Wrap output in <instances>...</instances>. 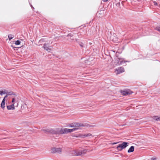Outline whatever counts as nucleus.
Segmentation results:
<instances>
[{
    "label": "nucleus",
    "instance_id": "nucleus-1",
    "mask_svg": "<svg viewBox=\"0 0 160 160\" xmlns=\"http://www.w3.org/2000/svg\"><path fill=\"white\" fill-rule=\"evenodd\" d=\"M87 151L86 149L74 150L72 154L75 156H81L84 154Z\"/></svg>",
    "mask_w": 160,
    "mask_h": 160
},
{
    "label": "nucleus",
    "instance_id": "nucleus-2",
    "mask_svg": "<svg viewBox=\"0 0 160 160\" xmlns=\"http://www.w3.org/2000/svg\"><path fill=\"white\" fill-rule=\"evenodd\" d=\"M128 143L126 142H123L119 144L117 147V149L121 151L122 149L125 148L128 146Z\"/></svg>",
    "mask_w": 160,
    "mask_h": 160
},
{
    "label": "nucleus",
    "instance_id": "nucleus-3",
    "mask_svg": "<svg viewBox=\"0 0 160 160\" xmlns=\"http://www.w3.org/2000/svg\"><path fill=\"white\" fill-rule=\"evenodd\" d=\"M116 61V62H115L116 63V64L118 65H122L125 62H129L128 61H125L124 58H117Z\"/></svg>",
    "mask_w": 160,
    "mask_h": 160
},
{
    "label": "nucleus",
    "instance_id": "nucleus-4",
    "mask_svg": "<svg viewBox=\"0 0 160 160\" xmlns=\"http://www.w3.org/2000/svg\"><path fill=\"white\" fill-rule=\"evenodd\" d=\"M82 126H84L82 124L77 122L72 123L70 124L69 126L70 127H75L77 128H78Z\"/></svg>",
    "mask_w": 160,
    "mask_h": 160
},
{
    "label": "nucleus",
    "instance_id": "nucleus-5",
    "mask_svg": "<svg viewBox=\"0 0 160 160\" xmlns=\"http://www.w3.org/2000/svg\"><path fill=\"white\" fill-rule=\"evenodd\" d=\"M61 149L60 148H53L51 149L52 153H60L61 152Z\"/></svg>",
    "mask_w": 160,
    "mask_h": 160
},
{
    "label": "nucleus",
    "instance_id": "nucleus-6",
    "mask_svg": "<svg viewBox=\"0 0 160 160\" xmlns=\"http://www.w3.org/2000/svg\"><path fill=\"white\" fill-rule=\"evenodd\" d=\"M124 72V69L122 67H118V68L116 69L115 72L117 74H119L120 73L123 72Z\"/></svg>",
    "mask_w": 160,
    "mask_h": 160
},
{
    "label": "nucleus",
    "instance_id": "nucleus-7",
    "mask_svg": "<svg viewBox=\"0 0 160 160\" xmlns=\"http://www.w3.org/2000/svg\"><path fill=\"white\" fill-rule=\"evenodd\" d=\"M120 93L124 96H126L129 94H130L131 91L129 90H120Z\"/></svg>",
    "mask_w": 160,
    "mask_h": 160
},
{
    "label": "nucleus",
    "instance_id": "nucleus-8",
    "mask_svg": "<svg viewBox=\"0 0 160 160\" xmlns=\"http://www.w3.org/2000/svg\"><path fill=\"white\" fill-rule=\"evenodd\" d=\"M76 41L79 44L80 46L82 48H85L86 45L83 43L81 41V40L78 38L75 39Z\"/></svg>",
    "mask_w": 160,
    "mask_h": 160
},
{
    "label": "nucleus",
    "instance_id": "nucleus-9",
    "mask_svg": "<svg viewBox=\"0 0 160 160\" xmlns=\"http://www.w3.org/2000/svg\"><path fill=\"white\" fill-rule=\"evenodd\" d=\"M59 134H66L69 133L68 129V128H64V129H61L59 130Z\"/></svg>",
    "mask_w": 160,
    "mask_h": 160
},
{
    "label": "nucleus",
    "instance_id": "nucleus-10",
    "mask_svg": "<svg viewBox=\"0 0 160 160\" xmlns=\"http://www.w3.org/2000/svg\"><path fill=\"white\" fill-rule=\"evenodd\" d=\"M52 48L51 46H49L48 44L45 43L44 44L43 48L47 51L49 52V51H51L52 50Z\"/></svg>",
    "mask_w": 160,
    "mask_h": 160
},
{
    "label": "nucleus",
    "instance_id": "nucleus-11",
    "mask_svg": "<svg viewBox=\"0 0 160 160\" xmlns=\"http://www.w3.org/2000/svg\"><path fill=\"white\" fill-rule=\"evenodd\" d=\"M59 130H56L52 129H49L48 132L54 134H59Z\"/></svg>",
    "mask_w": 160,
    "mask_h": 160
},
{
    "label": "nucleus",
    "instance_id": "nucleus-12",
    "mask_svg": "<svg viewBox=\"0 0 160 160\" xmlns=\"http://www.w3.org/2000/svg\"><path fill=\"white\" fill-rule=\"evenodd\" d=\"M8 95H6L4 97V98L2 100V103L1 104V107L3 109L5 107V98L7 97Z\"/></svg>",
    "mask_w": 160,
    "mask_h": 160
},
{
    "label": "nucleus",
    "instance_id": "nucleus-13",
    "mask_svg": "<svg viewBox=\"0 0 160 160\" xmlns=\"http://www.w3.org/2000/svg\"><path fill=\"white\" fill-rule=\"evenodd\" d=\"M112 38V40L114 42H117L118 41V38L115 34H113L111 37Z\"/></svg>",
    "mask_w": 160,
    "mask_h": 160
},
{
    "label": "nucleus",
    "instance_id": "nucleus-14",
    "mask_svg": "<svg viewBox=\"0 0 160 160\" xmlns=\"http://www.w3.org/2000/svg\"><path fill=\"white\" fill-rule=\"evenodd\" d=\"M7 108L8 110H14L15 109L14 104H12L11 105L7 106Z\"/></svg>",
    "mask_w": 160,
    "mask_h": 160
},
{
    "label": "nucleus",
    "instance_id": "nucleus-15",
    "mask_svg": "<svg viewBox=\"0 0 160 160\" xmlns=\"http://www.w3.org/2000/svg\"><path fill=\"white\" fill-rule=\"evenodd\" d=\"M134 147L133 146H131L128 151V153L132 152L134 151Z\"/></svg>",
    "mask_w": 160,
    "mask_h": 160
},
{
    "label": "nucleus",
    "instance_id": "nucleus-16",
    "mask_svg": "<svg viewBox=\"0 0 160 160\" xmlns=\"http://www.w3.org/2000/svg\"><path fill=\"white\" fill-rule=\"evenodd\" d=\"M153 119L157 121H160V116L158 117V116H154L153 117Z\"/></svg>",
    "mask_w": 160,
    "mask_h": 160
},
{
    "label": "nucleus",
    "instance_id": "nucleus-17",
    "mask_svg": "<svg viewBox=\"0 0 160 160\" xmlns=\"http://www.w3.org/2000/svg\"><path fill=\"white\" fill-rule=\"evenodd\" d=\"M78 128H74L72 129H68V132H71L78 130Z\"/></svg>",
    "mask_w": 160,
    "mask_h": 160
},
{
    "label": "nucleus",
    "instance_id": "nucleus-18",
    "mask_svg": "<svg viewBox=\"0 0 160 160\" xmlns=\"http://www.w3.org/2000/svg\"><path fill=\"white\" fill-rule=\"evenodd\" d=\"M8 38L9 40H10L14 38V36L12 34H10L8 35Z\"/></svg>",
    "mask_w": 160,
    "mask_h": 160
},
{
    "label": "nucleus",
    "instance_id": "nucleus-19",
    "mask_svg": "<svg viewBox=\"0 0 160 160\" xmlns=\"http://www.w3.org/2000/svg\"><path fill=\"white\" fill-rule=\"evenodd\" d=\"M21 42L19 40L16 41L15 42V44L16 45H19L20 44Z\"/></svg>",
    "mask_w": 160,
    "mask_h": 160
},
{
    "label": "nucleus",
    "instance_id": "nucleus-20",
    "mask_svg": "<svg viewBox=\"0 0 160 160\" xmlns=\"http://www.w3.org/2000/svg\"><path fill=\"white\" fill-rule=\"evenodd\" d=\"M74 35L73 33H69L67 36V37H72Z\"/></svg>",
    "mask_w": 160,
    "mask_h": 160
},
{
    "label": "nucleus",
    "instance_id": "nucleus-21",
    "mask_svg": "<svg viewBox=\"0 0 160 160\" xmlns=\"http://www.w3.org/2000/svg\"><path fill=\"white\" fill-rule=\"evenodd\" d=\"M6 92L5 91H0V95H2L3 94H5Z\"/></svg>",
    "mask_w": 160,
    "mask_h": 160
},
{
    "label": "nucleus",
    "instance_id": "nucleus-22",
    "mask_svg": "<svg viewBox=\"0 0 160 160\" xmlns=\"http://www.w3.org/2000/svg\"><path fill=\"white\" fill-rule=\"evenodd\" d=\"M92 136V134H91L90 133H88V134H86L84 135V137H90Z\"/></svg>",
    "mask_w": 160,
    "mask_h": 160
},
{
    "label": "nucleus",
    "instance_id": "nucleus-23",
    "mask_svg": "<svg viewBox=\"0 0 160 160\" xmlns=\"http://www.w3.org/2000/svg\"><path fill=\"white\" fill-rule=\"evenodd\" d=\"M155 29L156 30L159 31L160 32V26H159L157 27Z\"/></svg>",
    "mask_w": 160,
    "mask_h": 160
},
{
    "label": "nucleus",
    "instance_id": "nucleus-24",
    "mask_svg": "<svg viewBox=\"0 0 160 160\" xmlns=\"http://www.w3.org/2000/svg\"><path fill=\"white\" fill-rule=\"evenodd\" d=\"M42 130L43 131H44L45 132H48L49 129H42Z\"/></svg>",
    "mask_w": 160,
    "mask_h": 160
},
{
    "label": "nucleus",
    "instance_id": "nucleus-25",
    "mask_svg": "<svg viewBox=\"0 0 160 160\" xmlns=\"http://www.w3.org/2000/svg\"><path fill=\"white\" fill-rule=\"evenodd\" d=\"M77 35H78V38H81V34L80 33H78Z\"/></svg>",
    "mask_w": 160,
    "mask_h": 160
},
{
    "label": "nucleus",
    "instance_id": "nucleus-26",
    "mask_svg": "<svg viewBox=\"0 0 160 160\" xmlns=\"http://www.w3.org/2000/svg\"><path fill=\"white\" fill-rule=\"evenodd\" d=\"M153 4L155 6H157L158 5L157 3L155 1L153 2Z\"/></svg>",
    "mask_w": 160,
    "mask_h": 160
},
{
    "label": "nucleus",
    "instance_id": "nucleus-27",
    "mask_svg": "<svg viewBox=\"0 0 160 160\" xmlns=\"http://www.w3.org/2000/svg\"><path fill=\"white\" fill-rule=\"evenodd\" d=\"M119 143V142H114L112 143H111V144L112 145H114L118 143Z\"/></svg>",
    "mask_w": 160,
    "mask_h": 160
},
{
    "label": "nucleus",
    "instance_id": "nucleus-28",
    "mask_svg": "<svg viewBox=\"0 0 160 160\" xmlns=\"http://www.w3.org/2000/svg\"><path fill=\"white\" fill-rule=\"evenodd\" d=\"M120 2H119L118 3H117L116 4V5L118 6H120Z\"/></svg>",
    "mask_w": 160,
    "mask_h": 160
},
{
    "label": "nucleus",
    "instance_id": "nucleus-29",
    "mask_svg": "<svg viewBox=\"0 0 160 160\" xmlns=\"http://www.w3.org/2000/svg\"><path fill=\"white\" fill-rule=\"evenodd\" d=\"M15 99L14 98H13L12 99V102H14L15 101Z\"/></svg>",
    "mask_w": 160,
    "mask_h": 160
},
{
    "label": "nucleus",
    "instance_id": "nucleus-30",
    "mask_svg": "<svg viewBox=\"0 0 160 160\" xmlns=\"http://www.w3.org/2000/svg\"><path fill=\"white\" fill-rule=\"evenodd\" d=\"M30 5L31 6V7L32 8H32H33V9H34V7L32 6V5H31L30 4Z\"/></svg>",
    "mask_w": 160,
    "mask_h": 160
},
{
    "label": "nucleus",
    "instance_id": "nucleus-31",
    "mask_svg": "<svg viewBox=\"0 0 160 160\" xmlns=\"http://www.w3.org/2000/svg\"><path fill=\"white\" fill-rule=\"evenodd\" d=\"M108 0H103V1L104 2H106L108 1Z\"/></svg>",
    "mask_w": 160,
    "mask_h": 160
}]
</instances>
